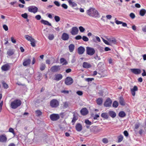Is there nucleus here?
<instances>
[{"label":"nucleus","mask_w":146,"mask_h":146,"mask_svg":"<svg viewBox=\"0 0 146 146\" xmlns=\"http://www.w3.org/2000/svg\"><path fill=\"white\" fill-rule=\"evenodd\" d=\"M60 63L62 64L63 65H66L67 63V62L64 58H61L60 60Z\"/></svg>","instance_id":"30"},{"label":"nucleus","mask_w":146,"mask_h":146,"mask_svg":"<svg viewBox=\"0 0 146 146\" xmlns=\"http://www.w3.org/2000/svg\"><path fill=\"white\" fill-rule=\"evenodd\" d=\"M86 53L88 55L92 56L94 54L95 51L93 48L87 47L86 48Z\"/></svg>","instance_id":"3"},{"label":"nucleus","mask_w":146,"mask_h":146,"mask_svg":"<svg viewBox=\"0 0 146 146\" xmlns=\"http://www.w3.org/2000/svg\"><path fill=\"white\" fill-rule=\"evenodd\" d=\"M101 129H98L96 126H94L91 129V131L94 132L95 133H97L101 131Z\"/></svg>","instance_id":"20"},{"label":"nucleus","mask_w":146,"mask_h":146,"mask_svg":"<svg viewBox=\"0 0 146 146\" xmlns=\"http://www.w3.org/2000/svg\"><path fill=\"white\" fill-rule=\"evenodd\" d=\"M3 28L5 31H7L8 30V27L6 25H3Z\"/></svg>","instance_id":"56"},{"label":"nucleus","mask_w":146,"mask_h":146,"mask_svg":"<svg viewBox=\"0 0 146 146\" xmlns=\"http://www.w3.org/2000/svg\"><path fill=\"white\" fill-rule=\"evenodd\" d=\"M126 115L125 112L123 111H120L119 113V116L121 117H123Z\"/></svg>","instance_id":"32"},{"label":"nucleus","mask_w":146,"mask_h":146,"mask_svg":"<svg viewBox=\"0 0 146 146\" xmlns=\"http://www.w3.org/2000/svg\"><path fill=\"white\" fill-rule=\"evenodd\" d=\"M102 141L104 143H108V141L107 139L104 138L102 139Z\"/></svg>","instance_id":"54"},{"label":"nucleus","mask_w":146,"mask_h":146,"mask_svg":"<svg viewBox=\"0 0 146 146\" xmlns=\"http://www.w3.org/2000/svg\"><path fill=\"white\" fill-rule=\"evenodd\" d=\"M130 17L132 19H133L135 17V15L133 13H131L129 15Z\"/></svg>","instance_id":"51"},{"label":"nucleus","mask_w":146,"mask_h":146,"mask_svg":"<svg viewBox=\"0 0 146 146\" xmlns=\"http://www.w3.org/2000/svg\"><path fill=\"white\" fill-rule=\"evenodd\" d=\"M50 105L52 108H56L59 105V102L56 99H53L50 102Z\"/></svg>","instance_id":"4"},{"label":"nucleus","mask_w":146,"mask_h":146,"mask_svg":"<svg viewBox=\"0 0 146 146\" xmlns=\"http://www.w3.org/2000/svg\"><path fill=\"white\" fill-rule=\"evenodd\" d=\"M102 38L103 41L105 44L108 45H110V42H109L107 40H105L103 38Z\"/></svg>","instance_id":"45"},{"label":"nucleus","mask_w":146,"mask_h":146,"mask_svg":"<svg viewBox=\"0 0 146 146\" xmlns=\"http://www.w3.org/2000/svg\"><path fill=\"white\" fill-rule=\"evenodd\" d=\"M54 18L56 22H58L60 20V17L58 16H55Z\"/></svg>","instance_id":"41"},{"label":"nucleus","mask_w":146,"mask_h":146,"mask_svg":"<svg viewBox=\"0 0 146 146\" xmlns=\"http://www.w3.org/2000/svg\"><path fill=\"white\" fill-rule=\"evenodd\" d=\"M28 9L29 12L35 13L37 12L38 8L36 6H33L29 7Z\"/></svg>","instance_id":"5"},{"label":"nucleus","mask_w":146,"mask_h":146,"mask_svg":"<svg viewBox=\"0 0 146 146\" xmlns=\"http://www.w3.org/2000/svg\"><path fill=\"white\" fill-rule=\"evenodd\" d=\"M41 22L43 24L45 25H47L49 26H51V24L48 21L42 19L41 21Z\"/></svg>","instance_id":"27"},{"label":"nucleus","mask_w":146,"mask_h":146,"mask_svg":"<svg viewBox=\"0 0 146 146\" xmlns=\"http://www.w3.org/2000/svg\"><path fill=\"white\" fill-rule=\"evenodd\" d=\"M118 104L117 102L116 101L113 102V107L116 108L118 107Z\"/></svg>","instance_id":"37"},{"label":"nucleus","mask_w":146,"mask_h":146,"mask_svg":"<svg viewBox=\"0 0 146 146\" xmlns=\"http://www.w3.org/2000/svg\"><path fill=\"white\" fill-rule=\"evenodd\" d=\"M59 116L58 114H52L50 116V119L53 121L57 120L59 119Z\"/></svg>","instance_id":"7"},{"label":"nucleus","mask_w":146,"mask_h":146,"mask_svg":"<svg viewBox=\"0 0 146 146\" xmlns=\"http://www.w3.org/2000/svg\"><path fill=\"white\" fill-rule=\"evenodd\" d=\"M21 16L25 19H27L28 17V15L27 13H25L21 15Z\"/></svg>","instance_id":"44"},{"label":"nucleus","mask_w":146,"mask_h":146,"mask_svg":"<svg viewBox=\"0 0 146 146\" xmlns=\"http://www.w3.org/2000/svg\"><path fill=\"white\" fill-rule=\"evenodd\" d=\"M21 104V102L20 100L16 99L12 102L11 104V107L13 109H15L20 106Z\"/></svg>","instance_id":"2"},{"label":"nucleus","mask_w":146,"mask_h":146,"mask_svg":"<svg viewBox=\"0 0 146 146\" xmlns=\"http://www.w3.org/2000/svg\"><path fill=\"white\" fill-rule=\"evenodd\" d=\"M68 3L72 7H76L77 5V4L74 2H73L72 0H69L68 1Z\"/></svg>","instance_id":"25"},{"label":"nucleus","mask_w":146,"mask_h":146,"mask_svg":"<svg viewBox=\"0 0 146 146\" xmlns=\"http://www.w3.org/2000/svg\"><path fill=\"white\" fill-rule=\"evenodd\" d=\"M82 38V37L80 35H78L75 37V39L77 40L80 39Z\"/></svg>","instance_id":"58"},{"label":"nucleus","mask_w":146,"mask_h":146,"mask_svg":"<svg viewBox=\"0 0 146 146\" xmlns=\"http://www.w3.org/2000/svg\"><path fill=\"white\" fill-rule=\"evenodd\" d=\"M139 124H136L135 125V129L134 130H135V129H137L139 127Z\"/></svg>","instance_id":"64"},{"label":"nucleus","mask_w":146,"mask_h":146,"mask_svg":"<svg viewBox=\"0 0 146 146\" xmlns=\"http://www.w3.org/2000/svg\"><path fill=\"white\" fill-rule=\"evenodd\" d=\"M119 102L121 105L124 106L125 105V103L124 102V99L122 97H119Z\"/></svg>","instance_id":"29"},{"label":"nucleus","mask_w":146,"mask_h":146,"mask_svg":"<svg viewBox=\"0 0 146 146\" xmlns=\"http://www.w3.org/2000/svg\"><path fill=\"white\" fill-rule=\"evenodd\" d=\"M62 7L65 9H67L68 8V6L65 4L63 3L61 5Z\"/></svg>","instance_id":"50"},{"label":"nucleus","mask_w":146,"mask_h":146,"mask_svg":"<svg viewBox=\"0 0 146 146\" xmlns=\"http://www.w3.org/2000/svg\"><path fill=\"white\" fill-rule=\"evenodd\" d=\"M7 54L8 55L10 56L13 54L14 52L12 50H9L7 52Z\"/></svg>","instance_id":"38"},{"label":"nucleus","mask_w":146,"mask_h":146,"mask_svg":"<svg viewBox=\"0 0 146 146\" xmlns=\"http://www.w3.org/2000/svg\"><path fill=\"white\" fill-rule=\"evenodd\" d=\"M45 64H41L40 67V69L41 70H43L45 68Z\"/></svg>","instance_id":"40"},{"label":"nucleus","mask_w":146,"mask_h":146,"mask_svg":"<svg viewBox=\"0 0 146 146\" xmlns=\"http://www.w3.org/2000/svg\"><path fill=\"white\" fill-rule=\"evenodd\" d=\"M80 112L81 114L83 115H86L88 112V110L86 108H82L80 110Z\"/></svg>","instance_id":"19"},{"label":"nucleus","mask_w":146,"mask_h":146,"mask_svg":"<svg viewBox=\"0 0 146 146\" xmlns=\"http://www.w3.org/2000/svg\"><path fill=\"white\" fill-rule=\"evenodd\" d=\"M85 123L88 125H91L92 124L91 122L88 119H86L85 121Z\"/></svg>","instance_id":"49"},{"label":"nucleus","mask_w":146,"mask_h":146,"mask_svg":"<svg viewBox=\"0 0 146 146\" xmlns=\"http://www.w3.org/2000/svg\"><path fill=\"white\" fill-rule=\"evenodd\" d=\"M29 41L30 42L31 44L33 47H34L35 46L36 41L34 38H33L31 39V40Z\"/></svg>","instance_id":"26"},{"label":"nucleus","mask_w":146,"mask_h":146,"mask_svg":"<svg viewBox=\"0 0 146 146\" xmlns=\"http://www.w3.org/2000/svg\"><path fill=\"white\" fill-rule=\"evenodd\" d=\"M50 70L52 72H56L60 70V66H54L51 68Z\"/></svg>","instance_id":"12"},{"label":"nucleus","mask_w":146,"mask_h":146,"mask_svg":"<svg viewBox=\"0 0 146 146\" xmlns=\"http://www.w3.org/2000/svg\"><path fill=\"white\" fill-rule=\"evenodd\" d=\"M123 136L122 135H120L119 136L117 137L118 138V142L120 143L123 140Z\"/></svg>","instance_id":"34"},{"label":"nucleus","mask_w":146,"mask_h":146,"mask_svg":"<svg viewBox=\"0 0 146 146\" xmlns=\"http://www.w3.org/2000/svg\"><path fill=\"white\" fill-rule=\"evenodd\" d=\"M146 13V10L145 9H142L140 11L139 14L141 16H143Z\"/></svg>","instance_id":"31"},{"label":"nucleus","mask_w":146,"mask_h":146,"mask_svg":"<svg viewBox=\"0 0 146 146\" xmlns=\"http://www.w3.org/2000/svg\"><path fill=\"white\" fill-rule=\"evenodd\" d=\"M82 66L84 68H89L91 67V65L87 62H84Z\"/></svg>","instance_id":"24"},{"label":"nucleus","mask_w":146,"mask_h":146,"mask_svg":"<svg viewBox=\"0 0 146 146\" xmlns=\"http://www.w3.org/2000/svg\"><path fill=\"white\" fill-rule=\"evenodd\" d=\"M36 113L37 116H39L42 114V112L40 110L36 111Z\"/></svg>","instance_id":"46"},{"label":"nucleus","mask_w":146,"mask_h":146,"mask_svg":"<svg viewBox=\"0 0 146 146\" xmlns=\"http://www.w3.org/2000/svg\"><path fill=\"white\" fill-rule=\"evenodd\" d=\"M85 51V48L84 47L81 46L79 47L78 49V53L80 54H83Z\"/></svg>","instance_id":"16"},{"label":"nucleus","mask_w":146,"mask_h":146,"mask_svg":"<svg viewBox=\"0 0 146 146\" xmlns=\"http://www.w3.org/2000/svg\"><path fill=\"white\" fill-rule=\"evenodd\" d=\"M105 37L108 40L110 44H115L116 41L114 38L113 37H110L109 38L107 36H105Z\"/></svg>","instance_id":"8"},{"label":"nucleus","mask_w":146,"mask_h":146,"mask_svg":"<svg viewBox=\"0 0 146 146\" xmlns=\"http://www.w3.org/2000/svg\"><path fill=\"white\" fill-rule=\"evenodd\" d=\"M62 39L64 40H67L69 38V35L66 33H63L61 37Z\"/></svg>","instance_id":"17"},{"label":"nucleus","mask_w":146,"mask_h":146,"mask_svg":"<svg viewBox=\"0 0 146 146\" xmlns=\"http://www.w3.org/2000/svg\"><path fill=\"white\" fill-rule=\"evenodd\" d=\"M79 29L80 32H83L85 30V29L82 26H80L79 27Z\"/></svg>","instance_id":"48"},{"label":"nucleus","mask_w":146,"mask_h":146,"mask_svg":"<svg viewBox=\"0 0 146 146\" xmlns=\"http://www.w3.org/2000/svg\"><path fill=\"white\" fill-rule=\"evenodd\" d=\"M35 18L37 20H39L41 18V16L40 15H37L35 16Z\"/></svg>","instance_id":"53"},{"label":"nucleus","mask_w":146,"mask_h":146,"mask_svg":"<svg viewBox=\"0 0 146 146\" xmlns=\"http://www.w3.org/2000/svg\"><path fill=\"white\" fill-rule=\"evenodd\" d=\"M54 3L58 7H59L60 5V3L58 1H55L54 2Z\"/></svg>","instance_id":"52"},{"label":"nucleus","mask_w":146,"mask_h":146,"mask_svg":"<svg viewBox=\"0 0 146 146\" xmlns=\"http://www.w3.org/2000/svg\"><path fill=\"white\" fill-rule=\"evenodd\" d=\"M74 45L72 44H70L69 45L68 48L70 52H72L73 51L74 48Z\"/></svg>","instance_id":"28"},{"label":"nucleus","mask_w":146,"mask_h":146,"mask_svg":"<svg viewBox=\"0 0 146 146\" xmlns=\"http://www.w3.org/2000/svg\"><path fill=\"white\" fill-rule=\"evenodd\" d=\"M123 133L125 136L126 137H127L129 135V134L127 131H125L123 132Z\"/></svg>","instance_id":"63"},{"label":"nucleus","mask_w":146,"mask_h":146,"mask_svg":"<svg viewBox=\"0 0 146 146\" xmlns=\"http://www.w3.org/2000/svg\"><path fill=\"white\" fill-rule=\"evenodd\" d=\"M131 72L135 74H139L141 73L140 69L138 68H132L130 69Z\"/></svg>","instance_id":"11"},{"label":"nucleus","mask_w":146,"mask_h":146,"mask_svg":"<svg viewBox=\"0 0 146 146\" xmlns=\"http://www.w3.org/2000/svg\"><path fill=\"white\" fill-rule=\"evenodd\" d=\"M10 66L8 64H6L3 65L1 68V69L4 71H7L10 69Z\"/></svg>","instance_id":"14"},{"label":"nucleus","mask_w":146,"mask_h":146,"mask_svg":"<svg viewBox=\"0 0 146 146\" xmlns=\"http://www.w3.org/2000/svg\"><path fill=\"white\" fill-rule=\"evenodd\" d=\"M102 100L101 98H99L97 99L96 102L98 105H101L102 103Z\"/></svg>","instance_id":"36"},{"label":"nucleus","mask_w":146,"mask_h":146,"mask_svg":"<svg viewBox=\"0 0 146 146\" xmlns=\"http://www.w3.org/2000/svg\"><path fill=\"white\" fill-rule=\"evenodd\" d=\"M9 132L13 133V134H15L14 129L12 128H10L9 129Z\"/></svg>","instance_id":"62"},{"label":"nucleus","mask_w":146,"mask_h":146,"mask_svg":"<svg viewBox=\"0 0 146 146\" xmlns=\"http://www.w3.org/2000/svg\"><path fill=\"white\" fill-rule=\"evenodd\" d=\"M87 14L91 17L95 18L100 17V15L98 11L95 9L92 8H90L87 11Z\"/></svg>","instance_id":"1"},{"label":"nucleus","mask_w":146,"mask_h":146,"mask_svg":"<svg viewBox=\"0 0 146 146\" xmlns=\"http://www.w3.org/2000/svg\"><path fill=\"white\" fill-rule=\"evenodd\" d=\"M63 104V107L64 108H66L68 107V104L67 102H64Z\"/></svg>","instance_id":"47"},{"label":"nucleus","mask_w":146,"mask_h":146,"mask_svg":"<svg viewBox=\"0 0 146 146\" xmlns=\"http://www.w3.org/2000/svg\"><path fill=\"white\" fill-rule=\"evenodd\" d=\"M7 137L5 135H0V142L2 143L5 142L7 141Z\"/></svg>","instance_id":"13"},{"label":"nucleus","mask_w":146,"mask_h":146,"mask_svg":"<svg viewBox=\"0 0 146 146\" xmlns=\"http://www.w3.org/2000/svg\"><path fill=\"white\" fill-rule=\"evenodd\" d=\"M77 120V118L75 116H74V117L73 118V119L72 120V123L75 122V121Z\"/></svg>","instance_id":"60"},{"label":"nucleus","mask_w":146,"mask_h":146,"mask_svg":"<svg viewBox=\"0 0 146 146\" xmlns=\"http://www.w3.org/2000/svg\"><path fill=\"white\" fill-rule=\"evenodd\" d=\"M54 38V36L53 34L49 35L48 36V38L50 40H53Z\"/></svg>","instance_id":"39"},{"label":"nucleus","mask_w":146,"mask_h":146,"mask_svg":"<svg viewBox=\"0 0 146 146\" xmlns=\"http://www.w3.org/2000/svg\"><path fill=\"white\" fill-rule=\"evenodd\" d=\"M62 78V76L60 74H56L54 76V80L58 81L61 80Z\"/></svg>","instance_id":"18"},{"label":"nucleus","mask_w":146,"mask_h":146,"mask_svg":"<svg viewBox=\"0 0 146 146\" xmlns=\"http://www.w3.org/2000/svg\"><path fill=\"white\" fill-rule=\"evenodd\" d=\"M138 90V88L136 86H134L133 88L131 89V93L133 96H134L135 95V92L137 91Z\"/></svg>","instance_id":"15"},{"label":"nucleus","mask_w":146,"mask_h":146,"mask_svg":"<svg viewBox=\"0 0 146 146\" xmlns=\"http://www.w3.org/2000/svg\"><path fill=\"white\" fill-rule=\"evenodd\" d=\"M82 39L84 41H88L89 40L88 38L86 36H83L82 37Z\"/></svg>","instance_id":"43"},{"label":"nucleus","mask_w":146,"mask_h":146,"mask_svg":"<svg viewBox=\"0 0 146 146\" xmlns=\"http://www.w3.org/2000/svg\"><path fill=\"white\" fill-rule=\"evenodd\" d=\"M73 80L72 78L70 77H67L65 80V84L67 85H70L72 84Z\"/></svg>","instance_id":"6"},{"label":"nucleus","mask_w":146,"mask_h":146,"mask_svg":"<svg viewBox=\"0 0 146 146\" xmlns=\"http://www.w3.org/2000/svg\"><path fill=\"white\" fill-rule=\"evenodd\" d=\"M31 61V60L29 59L25 60L23 62V64L24 66H26L30 64Z\"/></svg>","instance_id":"23"},{"label":"nucleus","mask_w":146,"mask_h":146,"mask_svg":"<svg viewBox=\"0 0 146 146\" xmlns=\"http://www.w3.org/2000/svg\"><path fill=\"white\" fill-rule=\"evenodd\" d=\"M112 101L110 98H107L105 102L104 105L105 106L107 107L110 106L111 104Z\"/></svg>","instance_id":"10"},{"label":"nucleus","mask_w":146,"mask_h":146,"mask_svg":"<svg viewBox=\"0 0 146 146\" xmlns=\"http://www.w3.org/2000/svg\"><path fill=\"white\" fill-rule=\"evenodd\" d=\"M94 58L96 60H100L101 59L97 55H96L94 57Z\"/></svg>","instance_id":"61"},{"label":"nucleus","mask_w":146,"mask_h":146,"mask_svg":"<svg viewBox=\"0 0 146 146\" xmlns=\"http://www.w3.org/2000/svg\"><path fill=\"white\" fill-rule=\"evenodd\" d=\"M25 38L28 41L31 40L33 37L32 36H30L28 35H26L24 36Z\"/></svg>","instance_id":"35"},{"label":"nucleus","mask_w":146,"mask_h":146,"mask_svg":"<svg viewBox=\"0 0 146 146\" xmlns=\"http://www.w3.org/2000/svg\"><path fill=\"white\" fill-rule=\"evenodd\" d=\"M93 80H94V78H87L86 79H85V80L87 81V82H89L90 81H92Z\"/></svg>","instance_id":"59"},{"label":"nucleus","mask_w":146,"mask_h":146,"mask_svg":"<svg viewBox=\"0 0 146 146\" xmlns=\"http://www.w3.org/2000/svg\"><path fill=\"white\" fill-rule=\"evenodd\" d=\"M101 116L103 118L107 119L108 118V114L106 113H104L101 114Z\"/></svg>","instance_id":"33"},{"label":"nucleus","mask_w":146,"mask_h":146,"mask_svg":"<svg viewBox=\"0 0 146 146\" xmlns=\"http://www.w3.org/2000/svg\"><path fill=\"white\" fill-rule=\"evenodd\" d=\"M108 114L112 118L115 117L116 115V113L113 111H109L108 112Z\"/></svg>","instance_id":"22"},{"label":"nucleus","mask_w":146,"mask_h":146,"mask_svg":"<svg viewBox=\"0 0 146 146\" xmlns=\"http://www.w3.org/2000/svg\"><path fill=\"white\" fill-rule=\"evenodd\" d=\"M76 93L79 96H82L83 94V92L81 91H78L76 92Z\"/></svg>","instance_id":"57"},{"label":"nucleus","mask_w":146,"mask_h":146,"mask_svg":"<svg viewBox=\"0 0 146 146\" xmlns=\"http://www.w3.org/2000/svg\"><path fill=\"white\" fill-rule=\"evenodd\" d=\"M78 29L76 27H73L72 28V30L70 32L72 35H74L78 34Z\"/></svg>","instance_id":"9"},{"label":"nucleus","mask_w":146,"mask_h":146,"mask_svg":"<svg viewBox=\"0 0 146 146\" xmlns=\"http://www.w3.org/2000/svg\"><path fill=\"white\" fill-rule=\"evenodd\" d=\"M76 128L77 131L80 132L82 129V125L80 123H78L76 125Z\"/></svg>","instance_id":"21"},{"label":"nucleus","mask_w":146,"mask_h":146,"mask_svg":"<svg viewBox=\"0 0 146 146\" xmlns=\"http://www.w3.org/2000/svg\"><path fill=\"white\" fill-rule=\"evenodd\" d=\"M2 84L3 85V87L5 89H7L8 88V85L6 84L5 82H2Z\"/></svg>","instance_id":"42"},{"label":"nucleus","mask_w":146,"mask_h":146,"mask_svg":"<svg viewBox=\"0 0 146 146\" xmlns=\"http://www.w3.org/2000/svg\"><path fill=\"white\" fill-rule=\"evenodd\" d=\"M116 18L115 19V23L116 24H117V25H119V24H121V23H122V22H121V21H119L117 20H116Z\"/></svg>","instance_id":"55"}]
</instances>
